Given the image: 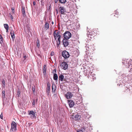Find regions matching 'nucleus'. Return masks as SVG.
<instances>
[{"mask_svg":"<svg viewBox=\"0 0 132 132\" xmlns=\"http://www.w3.org/2000/svg\"><path fill=\"white\" fill-rule=\"evenodd\" d=\"M71 33L69 31H66L63 34L64 39H68L71 37Z\"/></svg>","mask_w":132,"mask_h":132,"instance_id":"f257e3e1","label":"nucleus"},{"mask_svg":"<svg viewBox=\"0 0 132 132\" xmlns=\"http://www.w3.org/2000/svg\"><path fill=\"white\" fill-rule=\"evenodd\" d=\"M11 128L10 131H14L16 130V123L14 121H12L11 124Z\"/></svg>","mask_w":132,"mask_h":132,"instance_id":"f03ea898","label":"nucleus"},{"mask_svg":"<svg viewBox=\"0 0 132 132\" xmlns=\"http://www.w3.org/2000/svg\"><path fill=\"white\" fill-rule=\"evenodd\" d=\"M62 56L64 58H68L69 56V54L66 51H64L62 53Z\"/></svg>","mask_w":132,"mask_h":132,"instance_id":"7ed1b4c3","label":"nucleus"},{"mask_svg":"<svg viewBox=\"0 0 132 132\" xmlns=\"http://www.w3.org/2000/svg\"><path fill=\"white\" fill-rule=\"evenodd\" d=\"M60 32L59 31L57 32V30H55L53 33V34L54 36L55 40H56L57 38L59 37V36H61L60 34Z\"/></svg>","mask_w":132,"mask_h":132,"instance_id":"20e7f679","label":"nucleus"},{"mask_svg":"<svg viewBox=\"0 0 132 132\" xmlns=\"http://www.w3.org/2000/svg\"><path fill=\"white\" fill-rule=\"evenodd\" d=\"M59 12L61 14H64L66 12L65 9L63 6H60L59 8Z\"/></svg>","mask_w":132,"mask_h":132,"instance_id":"39448f33","label":"nucleus"},{"mask_svg":"<svg viewBox=\"0 0 132 132\" xmlns=\"http://www.w3.org/2000/svg\"><path fill=\"white\" fill-rule=\"evenodd\" d=\"M61 66L62 68L65 70L68 68V65L65 62H63L61 63Z\"/></svg>","mask_w":132,"mask_h":132,"instance_id":"423d86ee","label":"nucleus"},{"mask_svg":"<svg viewBox=\"0 0 132 132\" xmlns=\"http://www.w3.org/2000/svg\"><path fill=\"white\" fill-rule=\"evenodd\" d=\"M72 96V94L70 92L67 93L65 95V97L67 99L71 98Z\"/></svg>","mask_w":132,"mask_h":132,"instance_id":"0eeeda50","label":"nucleus"},{"mask_svg":"<svg viewBox=\"0 0 132 132\" xmlns=\"http://www.w3.org/2000/svg\"><path fill=\"white\" fill-rule=\"evenodd\" d=\"M80 117H81L80 115L78 114L74 115H73V119L75 120H77L79 119L80 118Z\"/></svg>","mask_w":132,"mask_h":132,"instance_id":"6e6552de","label":"nucleus"},{"mask_svg":"<svg viewBox=\"0 0 132 132\" xmlns=\"http://www.w3.org/2000/svg\"><path fill=\"white\" fill-rule=\"evenodd\" d=\"M68 40L64 39L63 40V43L64 47L67 46L69 44V43Z\"/></svg>","mask_w":132,"mask_h":132,"instance_id":"1a4fd4ad","label":"nucleus"},{"mask_svg":"<svg viewBox=\"0 0 132 132\" xmlns=\"http://www.w3.org/2000/svg\"><path fill=\"white\" fill-rule=\"evenodd\" d=\"M69 106L70 108L73 107L74 105V103L72 100H68Z\"/></svg>","mask_w":132,"mask_h":132,"instance_id":"9d476101","label":"nucleus"},{"mask_svg":"<svg viewBox=\"0 0 132 132\" xmlns=\"http://www.w3.org/2000/svg\"><path fill=\"white\" fill-rule=\"evenodd\" d=\"M29 114V115H30L31 116H32L34 118L35 117V113L33 111H30Z\"/></svg>","mask_w":132,"mask_h":132,"instance_id":"9b49d317","label":"nucleus"},{"mask_svg":"<svg viewBox=\"0 0 132 132\" xmlns=\"http://www.w3.org/2000/svg\"><path fill=\"white\" fill-rule=\"evenodd\" d=\"M64 78V76L63 75H61L59 76V81H63Z\"/></svg>","mask_w":132,"mask_h":132,"instance_id":"f8f14e48","label":"nucleus"},{"mask_svg":"<svg viewBox=\"0 0 132 132\" xmlns=\"http://www.w3.org/2000/svg\"><path fill=\"white\" fill-rule=\"evenodd\" d=\"M58 76L56 73L54 74L53 75V79L55 80H57L58 79Z\"/></svg>","mask_w":132,"mask_h":132,"instance_id":"ddd939ff","label":"nucleus"},{"mask_svg":"<svg viewBox=\"0 0 132 132\" xmlns=\"http://www.w3.org/2000/svg\"><path fill=\"white\" fill-rule=\"evenodd\" d=\"M44 27L46 30L48 29L49 28V24L47 22H46L44 25Z\"/></svg>","mask_w":132,"mask_h":132,"instance_id":"4468645a","label":"nucleus"},{"mask_svg":"<svg viewBox=\"0 0 132 132\" xmlns=\"http://www.w3.org/2000/svg\"><path fill=\"white\" fill-rule=\"evenodd\" d=\"M10 34L12 39L14 40L15 38V36L14 32L13 31H12L10 32Z\"/></svg>","mask_w":132,"mask_h":132,"instance_id":"2eb2a0df","label":"nucleus"},{"mask_svg":"<svg viewBox=\"0 0 132 132\" xmlns=\"http://www.w3.org/2000/svg\"><path fill=\"white\" fill-rule=\"evenodd\" d=\"M56 86L55 85H53L52 87V91L53 92H55V90L56 89Z\"/></svg>","mask_w":132,"mask_h":132,"instance_id":"dca6fc26","label":"nucleus"},{"mask_svg":"<svg viewBox=\"0 0 132 132\" xmlns=\"http://www.w3.org/2000/svg\"><path fill=\"white\" fill-rule=\"evenodd\" d=\"M23 57L24 58V59L23 61V62H25L26 61V59L27 57L26 55L25 54H23Z\"/></svg>","mask_w":132,"mask_h":132,"instance_id":"f3484780","label":"nucleus"},{"mask_svg":"<svg viewBox=\"0 0 132 132\" xmlns=\"http://www.w3.org/2000/svg\"><path fill=\"white\" fill-rule=\"evenodd\" d=\"M59 1L61 3H64L66 2V0H59Z\"/></svg>","mask_w":132,"mask_h":132,"instance_id":"a211bd4d","label":"nucleus"},{"mask_svg":"<svg viewBox=\"0 0 132 132\" xmlns=\"http://www.w3.org/2000/svg\"><path fill=\"white\" fill-rule=\"evenodd\" d=\"M4 26L5 28L6 29H8L9 28L7 24H4Z\"/></svg>","mask_w":132,"mask_h":132,"instance_id":"6ab92c4d","label":"nucleus"},{"mask_svg":"<svg viewBox=\"0 0 132 132\" xmlns=\"http://www.w3.org/2000/svg\"><path fill=\"white\" fill-rule=\"evenodd\" d=\"M39 41L38 40H37V46L38 47H39Z\"/></svg>","mask_w":132,"mask_h":132,"instance_id":"aec40b11","label":"nucleus"},{"mask_svg":"<svg viewBox=\"0 0 132 132\" xmlns=\"http://www.w3.org/2000/svg\"><path fill=\"white\" fill-rule=\"evenodd\" d=\"M2 97H3V98H5V91H2Z\"/></svg>","mask_w":132,"mask_h":132,"instance_id":"412c9836","label":"nucleus"},{"mask_svg":"<svg viewBox=\"0 0 132 132\" xmlns=\"http://www.w3.org/2000/svg\"><path fill=\"white\" fill-rule=\"evenodd\" d=\"M50 90V88H47V94H49Z\"/></svg>","mask_w":132,"mask_h":132,"instance_id":"4be33fe9","label":"nucleus"},{"mask_svg":"<svg viewBox=\"0 0 132 132\" xmlns=\"http://www.w3.org/2000/svg\"><path fill=\"white\" fill-rule=\"evenodd\" d=\"M2 40L3 39L2 36L1 35H0V43H1L2 42H3Z\"/></svg>","mask_w":132,"mask_h":132,"instance_id":"5701e85b","label":"nucleus"},{"mask_svg":"<svg viewBox=\"0 0 132 132\" xmlns=\"http://www.w3.org/2000/svg\"><path fill=\"white\" fill-rule=\"evenodd\" d=\"M20 91L19 90H18V92L17 94V95L18 96V97H19V95L20 94Z\"/></svg>","mask_w":132,"mask_h":132,"instance_id":"b1692460","label":"nucleus"},{"mask_svg":"<svg viewBox=\"0 0 132 132\" xmlns=\"http://www.w3.org/2000/svg\"><path fill=\"white\" fill-rule=\"evenodd\" d=\"M57 44V47H58L60 44V41H56Z\"/></svg>","mask_w":132,"mask_h":132,"instance_id":"393cba45","label":"nucleus"},{"mask_svg":"<svg viewBox=\"0 0 132 132\" xmlns=\"http://www.w3.org/2000/svg\"><path fill=\"white\" fill-rule=\"evenodd\" d=\"M46 68H43V72L44 74H45L46 73Z\"/></svg>","mask_w":132,"mask_h":132,"instance_id":"a878e982","label":"nucleus"},{"mask_svg":"<svg viewBox=\"0 0 132 132\" xmlns=\"http://www.w3.org/2000/svg\"><path fill=\"white\" fill-rule=\"evenodd\" d=\"M32 90L33 91V93L35 94V87H32Z\"/></svg>","mask_w":132,"mask_h":132,"instance_id":"bb28decb","label":"nucleus"},{"mask_svg":"<svg viewBox=\"0 0 132 132\" xmlns=\"http://www.w3.org/2000/svg\"><path fill=\"white\" fill-rule=\"evenodd\" d=\"M22 12L23 14H25L24 10V8H22Z\"/></svg>","mask_w":132,"mask_h":132,"instance_id":"cd10ccee","label":"nucleus"},{"mask_svg":"<svg viewBox=\"0 0 132 132\" xmlns=\"http://www.w3.org/2000/svg\"><path fill=\"white\" fill-rule=\"evenodd\" d=\"M61 36H59V37L58 38H57V40H56V41H60V39L61 38Z\"/></svg>","mask_w":132,"mask_h":132,"instance_id":"c85d7f7f","label":"nucleus"},{"mask_svg":"<svg viewBox=\"0 0 132 132\" xmlns=\"http://www.w3.org/2000/svg\"><path fill=\"white\" fill-rule=\"evenodd\" d=\"M50 85L49 83L47 84V88H50Z\"/></svg>","mask_w":132,"mask_h":132,"instance_id":"c756f323","label":"nucleus"},{"mask_svg":"<svg viewBox=\"0 0 132 132\" xmlns=\"http://www.w3.org/2000/svg\"><path fill=\"white\" fill-rule=\"evenodd\" d=\"M2 84H3L4 85H5V81L4 79H3L2 80Z\"/></svg>","mask_w":132,"mask_h":132,"instance_id":"7c9ffc66","label":"nucleus"},{"mask_svg":"<svg viewBox=\"0 0 132 132\" xmlns=\"http://www.w3.org/2000/svg\"><path fill=\"white\" fill-rule=\"evenodd\" d=\"M35 100H33V102L32 103V105H34H34H35Z\"/></svg>","mask_w":132,"mask_h":132,"instance_id":"2f4dec72","label":"nucleus"},{"mask_svg":"<svg viewBox=\"0 0 132 132\" xmlns=\"http://www.w3.org/2000/svg\"><path fill=\"white\" fill-rule=\"evenodd\" d=\"M54 52H51V56H52L54 55Z\"/></svg>","mask_w":132,"mask_h":132,"instance_id":"473e14b6","label":"nucleus"},{"mask_svg":"<svg viewBox=\"0 0 132 132\" xmlns=\"http://www.w3.org/2000/svg\"><path fill=\"white\" fill-rule=\"evenodd\" d=\"M0 117L1 119H3V115L2 114V113L1 114L0 116Z\"/></svg>","mask_w":132,"mask_h":132,"instance_id":"72a5a7b5","label":"nucleus"},{"mask_svg":"<svg viewBox=\"0 0 132 132\" xmlns=\"http://www.w3.org/2000/svg\"><path fill=\"white\" fill-rule=\"evenodd\" d=\"M12 12L14 13V9L13 8H12Z\"/></svg>","mask_w":132,"mask_h":132,"instance_id":"f704fd0d","label":"nucleus"},{"mask_svg":"<svg viewBox=\"0 0 132 132\" xmlns=\"http://www.w3.org/2000/svg\"><path fill=\"white\" fill-rule=\"evenodd\" d=\"M10 17L11 18V20H12L13 19V18L12 16V15H11V16H10Z\"/></svg>","mask_w":132,"mask_h":132,"instance_id":"c9c22d12","label":"nucleus"},{"mask_svg":"<svg viewBox=\"0 0 132 132\" xmlns=\"http://www.w3.org/2000/svg\"><path fill=\"white\" fill-rule=\"evenodd\" d=\"M77 132H84L82 131L81 130H79Z\"/></svg>","mask_w":132,"mask_h":132,"instance_id":"e433bc0d","label":"nucleus"},{"mask_svg":"<svg viewBox=\"0 0 132 132\" xmlns=\"http://www.w3.org/2000/svg\"><path fill=\"white\" fill-rule=\"evenodd\" d=\"M58 0H55V3H57V2Z\"/></svg>","mask_w":132,"mask_h":132,"instance_id":"4c0bfd02","label":"nucleus"},{"mask_svg":"<svg viewBox=\"0 0 132 132\" xmlns=\"http://www.w3.org/2000/svg\"><path fill=\"white\" fill-rule=\"evenodd\" d=\"M36 4V3L35 2H33V4L34 5H35Z\"/></svg>","mask_w":132,"mask_h":132,"instance_id":"58836bf2","label":"nucleus"},{"mask_svg":"<svg viewBox=\"0 0 132 132\" xmlns=\"http://www.w3.org/2000/svg\"><path fill=\"white\" fill-rule=\"evenodd\" d=\"M6 32H7L8 30V28L6 29Z\"/></svg>","mask_w":132,"mask_h":132,"instance_id":"ea45409f","label":"nucleus"},{"mask_svg":"<svg viewBox=\"0 0 132 132\" xmlns=\"http://www.w3.org/2000/svg\"><path fill=\"white\" fill-rule=\"evenodd\" d=\"M46 65H45L44 66V67L43 68H46Z\"/></svg>","mask_w":132,"mask_h":132,"instance_id":"a19ab883","label":"nucleus"},{"mask_svg":"<svg viewBox=\"0 0 132 132\" xmlns=\"http://www.w3.org/2000/svg\"><path fill=\"white\" fill-rule=\"evenodd\" d=\"M53 71H55V72H56V69H54V70H53Z\"/></svg>","mask_w":132,"mask_h":132,"instance_id":"79ce46f5","label":"nucleus"},{"mask_svg":"<svg viewBox=\"0 0 132 132\" xmlns=\"http://www.w3.org/2000/svg\"><path fill=\"white\" fill-rule=\"evenodd\" d=\"M52 24H53V22H52Z\"/></svg>","mask_w":132,"mask_h":132,"instance_id":"37998d69","label":"nucleus"},{"mask_svg":"<svg viewBox=\"0 0 132 132\" xmlns=\"http://www.w3.org/2000/svg\"><path fill=\"white\" fill-rule=\"evenodd\" d=\"M50 7H50V6H49V8H50Z\"/></svg>","mask_w":132,"mask_h":132,"instance_id":"c03bdc74","label":"nucleus"},{"mask_svg":"<svg viewBox=\"0 0 132 132\" xmlns=\"http://www.w3.org/2000/svg\"><path fill=\"white\" fill-rule=\"evenodd\" d=\"M37 0V1H39V0Z\"/></svg>","mask_w":132,"mask_h":132,"instance_id":"a18cd8bd","label":"nucleus"}]
</instances>
